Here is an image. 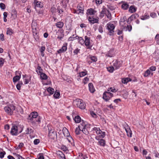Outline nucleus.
I'll list each match as a JSON object with an SVG mask.
<instances>
[{"label": "nucleus", "instance_id": "obj_57", "mask_svg": "<svg viewBox=\"0 0 159 159\" xmlns=\"http://www.w3.org/2000/svg\"><path fill=\"white\" fill-rule=\"evenodd\" d=\"M57 11L58 12V13H59V15H60V14H62L63 12V11L62 9H58L57 10Z\"/></svg>", "mask_w": 159, "mask_h": 159}, {"label": "nucleus", "instance_id": "obj_3", "mask_svg": "<svg viewBox=\"0 0 159 159\" xmlns=\"http://www.w3.org/2000/svg\"><path fill=\"white\" fill-rule=\"evenodd\" d=\"M82 125L83 126V129H82V131L83 133L86 135H88L89 133V130L90 128V125L86 124L84 122H82Z\"/></svg>", "mask_w": 159, "mask_h": 159}, {"label": "nucleus", "instance_id": "obj_43", "mask_svg": "<svg viewBox=\"0 0 159 159\" xmlns=\"http://www.w3.org/2000/svg\"><path fill=\"white\" fill-rule=\"evenodd\" d=\"M149 16L148 15L146 14L144 15V16H142L141 18V19L144 20L149 18Z\"/></svg>", "mask_w": 159, "mask_h": 159}, {"label": "nucleus", "instance_id": "obj_41", "mask_svg": "<svg viewBox=\"0 0 159 159\" xmlns=\"http://www.w3.org/2000/svg\"><path fill=\"white\" fill-rule=\"evenodd\" d=\"M150 74V71L149 70H147L145 72L144 76L145 77L148 76Z\"/></svg>", "mask_w": 159, "mask_h": 159}, {"label": "nucleus", "instance_id": "obj_62", "mask_svg": "<svg viewBox=\"0 0 159 159\" xmlns=\"http://www.w3.org/2000/svg\"><path fill=\"white\" fill-rule=\"evenodd\" d=\"M0 38L1 40L4 41V35L3 34H1Z\"/></svg>", "mask_w": 159, "mask_h": 159}, {"label": "nucleus", "instance_id": "obj_52", "mask_svg": "<svg viewBox=\"0 0 159 159\" xmlns=\"http://www.w3.org/2000/svg\"><path fill=\"white\" fill-rule=\"evenodd\" d=\"M61 35L60 36H58L57 37V38L58 39H59L60 40H61L64 36V34H62L63 33V31L61 32Z\"/></svg>", "mask_w": 159, "mask_h": 159}, {"label": "nucleus", "instance_id": "obj_16", "mask_svg": "<svg viewBox=\"0 0 159 159\" xmlns=\"http://www.w3.org/2000/svg\"><path fill=\"white\" fill-rule=\"evenodd\" d=\"M85 41L84 43L86 46H89L90 44V38L87 36H85Z\"/></svg>", "mask_w": 159, "mask_h": 159}, {"label": "nucleus", "instance_id": "obj_4", "mask_svg": "<svg viewBox=\"0 0 159 159\" xmlns=\"http://www.w3.org/2000/svg\"><path fill=\"white\" fill-rule=\"evenodd\" d=\"M38 116V113L37 112L34 111L32 112L29 115L28 119L31 121L35 123L36 118Z\"/></svg>", "mask_w": 159, "mask_h": 159}, {"label": "nucleus", "instance_id": "obj_48", "mask_svg": "<svg viewBox=\"0 0 159 159\" xmlns=\"http://www.w3.org/2000/svg\"><path fill=\"white\" fill-rule=\"evenodd\" d=\"M107 92H116L115 91V89H113L112 88L110 87V88H108V89H107Z\"/></svg>", "mask_w": 159, "mask_h": 159}, {"label": "nucleus", "instance_id": "obj_39", "mask_svg": "<svg viewBox=\"0 0 159 159\" xmlns=\"http://www.w3.org/2000/svg\"><path fill=\"white\" fill-rule=\"evenodd\" d=\"M126 20V19L125 17H124L123 18H121L120 21V25L121 26H122L123 27V24L122 23L124 22Z\"/></svg>", "mask_w": 159, "mask_h": 159}, {"label": "nucleus", "instance_id": "obj_28", "mask_svg": "<svg viewBox=\"0 0 159 159\" xmlns=\"http://www.w3.org/2000/svg\"><path fill=\"white\" fill-rule=\"evenodd\" d=\"M41 78L43 80H46L47 79V76L45 73L43 72L40 74Z\"/></svg>", "mask_w": 159, "mask_h": 159}, {"label": "nucleus", "instance_id": "obj_15", "mask_svg": "<svg viewBox=\"0 0 159 159\" xmlns=\"http://www.w3.org/2000/svg\"><path fill=\"white\" fill-rule=\"evenodd\" d=\"M88 20L92 24L94 23H98V19L93 17H89Z\"/></svg>", "mask_w": 159, "mask_h": 159}, {"label": "nucleus", "instance_id": "obj_60", "mask_svg": "<svg viewBox=\"0 0 159 159\" xmlns=\"http://www.w3.org/2000/svg\"><path fill=\"white\" fill-rule=\"evenodd\" d=\"M90 114L93 117H96V115L95 113L93 112V111H91L90 112Z\"/></svg>", "mask_w": 159, "mask_h": 159}, {"label": "nucleus", "instance_id": "obj_33", "mask_svg": "<svg viewBox=\"0 0 159 159\" xmlns=\"http://www.w3.org/2000/svg\"><path fill=\"white\" fill-rule=\"evenodd\" d=\"M136 11L135 7L134 6H131L129 8V11L131 13H134Z\"/></svg>", "mask_w": 159, "mask_h": 159}, {"label": "nucleus", "instance_id": "obj_2", "mask_svg": "<svg viewBox=\"0 0 159 159\" xmlns=\"http://www.w3.org/2000/svg\"><path fill=\"white\" fill-rule=\"evenodd\" d=\"M15 108V107L14 105L12 104H9L7 105V106L4 107V110L7 113L11 115Z\"/></svg>", "mask_w": 159, "mask_h": 159}, {"label": "nucleus", "instance_id": "obj_63", "mask_svg": "<svg viewBox=\"0 0 159 159\" xmlns=\"http://www.w3.org/2000/svg\"><path fill=\"white\" fill-rule=\"evenodd\" d=\"M156 14L155 13H151L150 15V16L153 18L155 17L156 16Z\"/></svg>", "mask_w": 159, "mask_h": 159}, {"label": "nucleus", "instance_id": "obj_13", "mask_svg": "<svg viewBox=\"0 0 159 159\" xmlns=\"http://www.w3.org/2000/svg\"><path fill=\"white\" fill-rule=\"evenodd\" d=\"M83 126H82L81 123L78 126V127L76 128L75 129V133L76 134H80V131H82V129H83Z\"/></svg>", "mask_w": 159, "mask_h": 159}, {"label": "nucleus", "instance_id": "obj_58", "mask_svg": "<svg viewBox=\"0 0 159 159\" xmlns=\"http://www.w3.org/2000/svg\"><path fill=\"white\" fill-rule=\"evenodd\" d=\"M91 59L93 62H96L97 61V58L94 56L91 57Z\"/></svg>", "mask_w": 159, "mask_h": 159}, {"label": "nucleus", "instance_id": "obj_17", "mask_svg": "<svg viewBox=\"0 0 159 159\" xmlns=\"http://www.w3.org/2000/svg\"><path fill=\"white\" fill-rule=\"evenodd\" d=\"M89 91L91 93H93L95 89L93 87V84L92 83H89Z\"/></svg>", "mask_w": 159, "mask_h": 159}, {"label": "nucleus", "instance_id": "obj_29", "mask_svg": "<svg viewBox=\"0 0 159 159\" xmlns=\"http://www.w3.org/2000/svg\"><path fill=\"white\" fill-rule=\"evenodd\" d=\"M31 26L33 32L36 30L37 24L35 22L32 23Z\"/></svg>", "mask_w": 159, "mask_h": 159}, {"label": "nucleus", "instance_id": "obj_11", "mask_svg": "<svg viewBox=\"0 0 159 159\" xmlns=\"http://www.w3.org/2000/svg\"><path fill=\"white\" fill-rule=\"evenodd\" d=\"M35 7L36 10H37V8L39 7L41 8L43 7V4L40 2L34 1Z\"/></svg>", "mask_w": 159, "mask_h": 159}, {"label": "nucleus", "instance_id": "obj_53", "mask_svg": "<svg viewBox=\"0 0 159 159\" xmlns=\"http://www.w3.org/2000/svg\"><path fill=\"white\" fill-rule=\"evenodd\" d=\"M156 66H151L149 68L150 70L152 71H155L156 70Z\"/></svg>", "mask_w": 159, "mask_h": 159}, {"label": "nucleus", "instance_id": "obj_44", "mask_svg": "<svg viewBox=\"0 0 159 159\" xmlns=\"http://www.w3.org/2000/svg\"><path fill=\"white\" fill-rule=\"evenodd\" d=\"M60 95V93L59 92H57V91L55 92L53 96L56 98H59Z\"/></svg>", "mask_w": 159, "mask_h": 159}, {"label": "nucleus", "instance_id": "obj_59", "mask_svg": "<svg viewBox=\"0 0 159 159\" xmlns=\"http://www.w3.org/2000/svg\"><path fill=\"white\" fill-rule=\"evenodd\" d=\"M4 63V60L0 58V66H2Z\"/></svg>", "mask_w": 159, "mask_h": 159}, {"label": "nucleus", "instance_id": "obj_24", "mask_svg": "<svg viewBox=\"0 0 159 159\" xmlns=\"http://www.w3.org/2000/svg\"><path fill=\"white\" fill-rule=\"evenodd\" d=\"M93 130L95 131L96 133L98 134H101V132L102 131L99 128L97 127H94L93 128Z\"/></svg>", "mask_w": 159, "mask_h": 159}, {"label": "nucleus", "instance_id": "obj_31", "mask_svg": "<svg viewBox=\"0 0 159 159\" xmlns=\"http://www.w3.org/2000/svg\"><path fill=\"white\" fill-rule=\"evenodd\" d=\"M121 7L124 10H126L128 9L129 7L128 4L126 3H123L121 5Z\"/></svg>", "mask_w": 159, "mask_h": 159}, {"label": "nucleus", "instance_id": "obj_18", "mask_svg": "<svg viewBox=\"0 0 159 159\" xmlns=\"http://www.w3.org/2000/svg\"><path fill=\"white\" fill-rule=\"evenodd\" d=\"M78 159H86L88 157L85 155H83L82 153H79V156L77 157Z\"/></svg>", "mask_w": 159, "mask_h": 159}, {"label": "nucleus", "instance_id": "obj_22", "mask_svg": "<svg viewBox=\"0 0 159 159\" xmlns=\"http://www.w3.org/2000/svg\"><path fill=\"white\" fill-rule=\"evenodd\" d=\"M38 14L40 16H42L44 15V11L42 9H40L39 10H36Z\"/></svg>", "mask_w": 159, "mask_h": 159}, {"label": "nucleus", "instance_id": "obj_14", "mask_svg": "<svg viewBox=\"0 0 159 159\" xmlns=\"http://www.w3.org/2000/svg\"><path fill=\"white\" fill-rule=\"evenodd\" d=\"M77 8L78 10L77 11V12L78 11V12H77V13L79 14L80 13H83V5L81 3L79 4Z\"/></svg>", "mask_w": 159, "mask_h": 159}, {"label": "nucleus", "instance_id": "obj_19", "mask_svg": "<svg viewBox=\"0 0 159 159\" xmlns=\"http://www.w3.org/2000/svg\"><path fill=\"white\" fill-rule=\"evenodd\" d=\"M131 81V80L129 78H123L122 80V83L125 84H127L129 81Z\"/></svg>", "mask_w": 159, "mask_h": 159}, {"label": "nucleus", "instance_id": "obj_46", "mask_svg": "<svg viewBox=\"0 0 159 159\" xmlns=\"http://www.w3.org/2000/svg\"><path fill=\"white\" fill-rule=\"evenodd\" d=\"M56 134V132L54 131V130H49V132L48 134V135L49 136H52V134L53 135H55Z\"/></svg>", "mask_w": 159, "mask_h": 159}, {"label": "nucleus", "instance_id": "obj_6", "mask_svg": "<svg viewBox=\"0 0 159 159\" xmlns=\"http://www.w3.org/2000/svg\"><path fill=\"white\" fill-rule=\"evenodd\" d=\"M17 126L15 124H13V126L11 131V134L13 135H16L18 134Z\"/></svg>", "mask_w": 159, "mask_h": 159}, {"label": "nucleus", "instance_id": "obj_40", "mask_svg": "<svg viewBox=\"0 0 159 159\" xmlns=\"http://www.w3.org/2000/svg\"><path fill=\"white\" fill-rule=\"evenodd\" d=\"M79 42L81 44H83L84 43V41L81 37H78Z\"/></svg>", "mask_w": 159, "mask_h": 159}, {"label": "nucleus", "instance_id": "obj_49", "mask_svg": "<svg viewBox=\"0 0 159 159\" xmlns=\"http://www.w3.org/2000/svg\"><path fill=\"white\" fill-rule=\"evenodd\" d=\"M113 51V50H110L109 51V52H108V53H107V54H106V56L107 57H113V54H111V52H112Z\"/></svg>", "mask_w": 159, "mask_h": 159}, {"label": "nucleus", "instance_id": "obj_20", "mask_svg": "<svg viewBox=\"0 0 159 159\" xmlns=\"http://www.w3.org/2000/svg\"><path fill=\"white\" fill-rule=\"evenodd\" d=\"M63 23L61 21L57 22L56 24L57 27L59 28H61L63 27Z\"/></svg>", "mask_w": 159, "mask_h": 159}, {"label": "nucleus", "instance_id": "obj_51", "mask_svg": "<svg viewBox=\"0 0 159 159\" xmlns=\"http://www.w3.org/2000/svg\"><path fill=\"white\" fill-rule=\"evenodd\" d=\"M98 30L99 32L102 33L103 32L102 26L100 25L98 27Z\"/></svg>", "mask_w": 159, "mask_h": 159}, {"label": "nucleus", "instance_id": "obj_27", "mask_svg": "<svg viewBox=\"0 0 159 159\" xmlns=\"http://www.w3.org/2000/svg\"><path fill=\"white\" fill-rule=\"evenodd\" d=\"M42 70L41 67L40 66H38L36 69V72H37V74L39 75L41 73H42Z\"/></svg>", "mask_w": 159, "mask_h": 159}, {"label": "nucleus", "instance_id": "obj_64", "mask_svg": "<svg viewBox=\"0 0 159 159\" xmlns=\"http://www.w3.org/2000/svg\"><path fill=\"white\" fill-rule=\"evenodd\" d=\"M75 36V35H73V36H70V37L69 38V40H70V41H72L73 40H74V36Z\"/></svg>", "mask_w": 159, "mask_h": 159}, {"label": "nucleus", "instance_id": "obj_45", "mask_svg": "<svg viewBox=\"0 0 159 159\" xmlns=\"http://www.w3.org/2000/svg\"><path fill=\"white\" fill-rule=\"evenodd\" d=\"M95 12V11L93 9L91 8L89 9V13L91 15L94 14Z\"/></svg>", "mask_w": 159, "mask_h": 159}, {"label": "nucleus", "instance_id": "obj_10", "mask_svg": "<svg viewBox=\"0 0 159 159\" xmlns=\"http://www.w3.org/2000/svg\"><path fill=\"white\" fill-rule=\"evenodd\" d=\"M26 134H30V136L31 138L34 137V135L33 134L34 130L32 129L28 128L26 130Z\"/></svg>", "mask_w": 159, "mask_h": 159}, {"label": "nucleus", "instance_id": "obj_36", "mask_svg": "<svg viewBox=\"0 0 159 159\" xmlns=\"http://www.w3.org/2000/svg\"><path fill=\"white\" fill-rule=\"evenodd\" d=\"M87 71L86 70H85L84 71H82L79 73L80 76V77H82L84 76H85L86 75H87Z\"/></svg>", "mask_w": 159, "mask_h": 159}, {"label": "nucleus", "instance_id": "obj_32", "mask_svg": "<svg viewBox=\"0 0 159 159\" xmlns=\"http://www.w3.org/2000/svg\"><path fill=\"white\" fill-rule=\"evenodd\" d=\"M6 33L7 35H11L13 33V30L11 28H7Z\"/></svg>", "mask_w": 159, "mask_h": 159}, {"label": "nucleus", "instance_id": "obj_25", "mask_svg": "<svg viewBox=\"0 0 159 159\" xmlns=\"http://www.w3.org/2000/svg\"><path fill=\"white\" fill-rule=\"evenodd\" d=\"M74 120L76 123H79L81 121V118L79 116H76Z\"/></svg>", "mask_w": 159, "mask_h": 159}, {"label": "nucleus", "instance_id": "obj_30", "mask_svg": "<svg viewBox=\"0 0 159 159\" xmlns=\"http://www.w3.org/2000/svg\"><path fill=\"white\" fill-rule=\"evenodd\" d=\"M47 91L49 93L51 94H52L54 92V89L51 88L49 87L47 89Z\"/></svg>", "mask_w": 159, "mask_h": 159}, {"label": "nucleus", "instance_id": "obj_21", "mask_svg": "<svg viewBox=\"0 0 159 159\" xmlns=\"http://www.w3.org/2000/svg\"><path fill=\"white\" fill-rule=\"evenodd\" d=\"M107 12L106 13V15L107 17V18L109 19L110 20H111V15L109 11V10H107Z\"/></svg>", "mask_w": 159, "mask_h": 159}, {"label": "nucleus", "instance_id": "obj_8", "mask_svg": "<svg viewBox=\"0 0 159 159\" xmlns=\"http://www.w3.org/2000/svg\"><path fill=\"white\" fill-rule=\"evenodd\" d=\"M122 61H116L113 63V65L115 69H119L121 66L122 64Z\"/></svg>", "mask_w": 159, "mask_h": 159}, {"label": "nucleus", "instance_id": "obj_5", "mask_svg": "<svg viewBox=\"0 0 159 159\" xmlns=\"http://www.w3.org/2000/svg\"><path fill=\"white\" fill-rule=\"evenodd\" d=\"M113 94L109 92L105 91L103 94V98L106 101H107L113 97Z\"/></svg>", "mask_w": 159, "mask_h": 159}, {"label": "nucleus", "instance_id": "obj_23", "mask_svg": "<svg viewBox=\"0 0 159 159\" xmlns=\"http://www.w3.org/2000/svg\"><path fill=\"white\" fill-rule=\"evenodd\" d=\"M132 28L131 25H127V27L126 26H123L122 30H127L128 29L129 31H130L132 30Z\"/></svg>", "mask_w": 159, "mask_h": 159}, {"label": "nucleus", "instance_id": "obj_54", "mask_svg": "<svg viewBox=\"0 0 159 159\" xmlns=\"http://www.w3.org/2000/svg\"><path fill=\"white\" fill-rule=\"evenodd\" d=\"M40 142V140L39 139H35L34 141V144L35 145L38 144Z\"/></svg>", "mask_w": 159, "mask_h": 159}, {"label": "nucleus", "instance_id": "obj_42", "mask_svg": "<svg viewBox=\"0 0 159 159\" xmlns=\"http://www.w3.org/2000/svg\"><path fill=\"white\" fill-rule=\"evenodd\" d=\"M108 70L110 72H112L113 71V70L115 69V68L113 66H110L108 67L107 68Z\"/></svg>", "mask_w": 159, "mask_h": 159}, {"label": "nucleus", "instance_id": "obj_35", "mask_svg": "<svg viewBox=\"0 0 159 159\" xmlns=\"http://www.w3.org/2000/svg\"><path fill=\"white\" fill-rule=\"evenodd\" d=\"M20 79V77L19 76L16 75L13 78V81L14 83H15L18 81Z\"/></svg>", "mask_w": 159, "mask_h": 159}, {"label": "nucleus", "instance_id": "obj_47", "mask_svg": "<svg viewBox=\"0 0 159 159\" xmlns=\"http://www.w3.org/2000/svg\"><path fill=\"white\" fill-rule=\"evenodd\" d=\"M57 11V10H56V8L54 7H52L51 8V11L52 13V14H54Z\"/></svg>", "mask_w": 159, "mask_h": 159}, {"label": "nucleus", "instance_id": "obj_1", "mask_svg": "<svg viewBox=\"0 0 159 159\" xmlns=\"http://www.w3.org/2000/svg\"><path fill=\"white\" fill-rule=\"evenodd\" d=\"M74 104L81 109H84L85 108L86 104L83 101L80 99H75L74 102Z\"/></svg>", "mask_w": 159, "mask_h": 159}, {"label": "nucleus", "instance_id": "obj_9", "mask_svg": "<svg viewBox=\"0 0 159 159\" xmlns=\"http://www.w3.org/2000/svg\"><path fill=\"white\" fill-rule=\"evenodd\" d=\"M126 125H127V127H126L125 125L124 127L127 133V135L128 137L131 138L132 137V132L130 128L129 127L128 125L126 124Z\"/></svg>", "mask_w": 159, "mask_h": 159}, {"label": "nucleus", "instance_id": "obj_50", "mask_svg": "<svg viewBox=\"0 0 159 159\" xmlns=\"http://www.w3.org/2000/svg\"><path fill=\"white\" fill-rule=\"evenodd\" d=\"M0 7L2 9L4 10L5 8V5L3 3H0Z\"/></svg>", "mask_w": 159, "mask_h": 159}, {"label": "nucleus", "instance_id": "obj_7", "mask_svg": "<svg viewBox=\"0 0 159 159\" xmlns=\"http://www.w3.org/2000/svg\"><path fill=\"white\" fill-rule=\"evenodd\" d=\"M107 28L110 33H112L114 32L115 26L113 24L110 23H108L107 24Z\"/></svg>", "mask_w": 159, "mask_h": 159}, {"label": "nucleus", "instance_id": "obj_61", "mask_svg": "<svg viewBox=\"0 0 159 159\" xmlns=\"http://www.w3.org/2000/svg\"><path fill=\"white\" fill-rule=\"evenodd\" d=\"M79 51L80 49H79L78 48H77L74 50L73 52L75 54H77L78 52H79Z\"/></svg>", "mask_w": 159, "mask_h": 159}, {"label": "nucleus", "instance_id": "obj_37", "mask_svg": "<svg viewBox=\"0 0 159 159\" xmlns=\"http://www.w3.org/2000/svg\"><path fill=\"white\" fill-rule=\"evenodd\" d=\"M107 10L106 9L104 8L101 12L100 16H102V18L104 16V14H106L107 12Z\"/></svg>", "mask_w": 159, "mask_h": 159}, {"label": "nucleus", "instance_id": "obj_55", "mask_svg": "<svg viewBox=\"0 0 159 159\" xmlns=\"http://www.w3.org/2000/svg\"><path fill=\"white\" fill-rule=\"evenodd\" d=\"M6 154L5 152H0V157L2 158L3 157L4 155Z\"/></svg>", "mask_w": 159, "mask_h": 159}, {"label": "nucleus", "instance_id": "obj_26", "mask_svg": "<svg viewBox=\"0 0 159 159\" xmlns=\"http://www.w3.org/2000/svg\"><path fill=\"white\" fill-rule=\"evenodd\" d=\"M23 79L24 81V83L25 84H26L28 83L29 80L28 79V77L26 75H23Z\"/></svg>", "mask_w": 159, "mask_h": 159}, {"label": "nucleus", "instance_id": "obj_34", "mask_svg": "<svg viewBox=\"0 0 159 159\" xmlns=\"http://www.w3.org/2000/svg\"><path fill=\"white\" fill-rule=\"evenodd\" d=\"M63 134L65 136H68L69 135V134L68 130L65 128V129H63Z\"/></svg>", "mask_w": 159, "mask_h": 159}, {"label": "nucleus", "instance_id": "obj_56", "mask_svg": "<svg viewBox=\"0 0 159 159\" xmlns=\"http://www.w3.org/2000/svg\"><path fill=\"white\" fill-rule=\"evenodd\" d=\"M89 79L87 77H85L83 80V82L84 84H86L87 83V82L89 81Z\"/></svg>", "mask_w": 159, "mask_h": 159}, {"label": "nucleus", "instance_id": "obj_12", "mask_svg": "<svg viewBox=\"0 0 159 159\" xmlns=\"http://www.w3.org/2000/svg\"><path fill=\"white\" fill-rule=\"evenodd\" d=\"M67 43H66L63 44L61 48L60 49L57 51V52L59 53H60L65 52L67 50Z\"/></svg>", "mask_w": 159, "mask_h": 159}, {"label": "nucleus", "instance_id": "obj_38", "mask_svg": "<svg viewBox=\"0 0 159 159\" xmlns=\"http://www.w3.org/2000/svg\"><path fill=\"white\" fill-rule=\"evenodd\" d=\"M98 143L101 146H104L105 145V142L104 140L103 139L100 140L98 141Z\"/></svg>", "mask_w": 159, "mask_h": 159}]
</instances>
